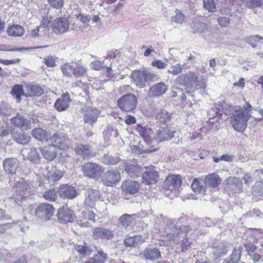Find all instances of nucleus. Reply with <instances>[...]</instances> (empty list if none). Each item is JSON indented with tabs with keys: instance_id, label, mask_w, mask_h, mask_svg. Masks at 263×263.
Instances as JSON below:
<instances>
[{
	"instance_id": "f257e3e1",
	"label": "nucleus",
	"mask_w": 263,
	"mask_h": 263,
	"mask_svg": "<svg viewBox=\"0 0 263 263\" xmlns=\"http://www.w3.org/2000/svg\"><path fill=\"white\" fill-rule=\"evenodd\" d=\"M166 230V236L164 240L167 246L179 245L183 252L186 251L191 248L193 242L189 237L191 232L190 227L182 226L178 228L174 222H172L170 227Z\"/></svg>"
},
{
	"instance_id": "f03ea898",
	"label": "nucleus",
	"mask_w": 263,
	"mask_h": 263,
	"mask_svg": "<svg viewBox=\"0 0 263 263\" xmlns=\"http://www.w3.org/2000/svg\"><path fill=\"white\" fill-rule=\"evenodd\" d=\"M223 109H226L232 112L231 123L234 129L237 132H243L247 126V122L252 117L249 112H245L239 107H234L232 104H228L225 102L222 104Z\"/></svg>"
},
{
	"instance_id": "7ed1b4c3",
	"label": "nucleus",
	"mask_w": 263,
	"mask_h": 263,
	"mask_svg": "<svg viewBox=\"0 0 263 263\" xmlns=\"http://www.w3.org/2000/svg\"><path fill=\"white\" fill-rule=\"evenodd\" d=\"M176 81L187 87L197 90L199 89H204L206 86L204 81H199L197 75L193 71H189L185 74H180L176 78Z\"/></svg>"
},
{
	"instance_id": "20e7f679",
	"label": "nucleus",
	"mask_w": 263,
	"mask_h": 263,
	"mask_svg": "<svg viewBox=\"0 0 263 263\" xmlns=\"http://www.w3.org/2000/svg\"><path fill=\"white\" fill-rule=\"evenodd\" d=\"M155 77V74L146 70H136L133 71L132 73L133 82L139 88H144L146 82L153 80Z\"/></svg>"
},
{
	"instance_id": "39448f33",
	"label": "nucleus",
	"mask_w": 263,
	"mask_h": 263,
	"mask_svg": "<svg viewBox=\"0 0 263 263\" xmlns=\"http://www.w3.org/2000/svg\"><path fill=\"white\" fill-rule=\"evenodd\" d=\"M137 100L136 97L132 93H127L118 100V106L125 111L133 110L136 107Z\"/></svg>"
},
{
	"instance_id": "423d86ee",
	"label": "nucleus",
	"mask_w": 263,
	"mask_h": 263,
	"mask_svg": "<svg viewBox=\"0 0 263 263\" xmlns=\"http://www.w3.org/2000/svg\"><path fill=\"white\" fill-rule=\"evenodd\" d=\"M49 141L55 148L61 149H65L71 145V141L67 137L58 133L50 137Z\"/></svg>"
},
{
	"instance_id": "0eeeda50",
	"label": "nucleus",
	"mask_w": 263,
	"mask_h": 263,
	"mask_svg": "<svg viewBox=\"0 0 263 263\" xmlns=\"http://www.w3.org/2000/svg\"><path fill=\"white\" fill-rule=\"evenodd\" d=\"M82 170L85 176L91 178L100 177L102 173V167L96 163L87 162L82 166Z\"/></svg>"
},
{
	"instance_id": "6e6552de",
	"label": "nucleus",
	"mask_w": 263,
	"mask_h": 263,
	"mask_svg": "<svg viewBox=\"0 0 263 263\" xmlns=\"http://www.w3.org/2000/svg\"><path fill=\"white\" fill-rule=\"evenodd\" d=\"M242 187V181L239 178L231 177L227 178L225 181L224 188L229 194L239 193L241 192Z\"/></svg>"
},
{
	"instance_id": "1a4fd4ad",
	"label": "nucleus",
	"mask_w": 263,
	"mask_h": 263,
	"mask_svg": "<svg viewBox=\"0 0 263 263\" xmlns=\"http://www.w3.org/2000/svg\"><path fill=\"white\" fill-rule=\"evenodd\" d=\"M54 213L53 206L48 203H41L35 210V215L46 221L49 220L53 215Z\"/></svg>"
},
{
	"instance_id": "9d476101",
	"label": "nucleus",
	"mask_w": 263,
	"mask_h": 263,
	"mask_svg": "<svg viewBox=\"0 0 263 263\" xmlns=\"http://www.w3.org/2000/svg\"><path fill=\"white\" fill-rule=\"evenodd\" d=\"M57 216L60 222L63 223L72 222L76 218L74 213L67 205H63L59 208Z\"/></svg>"
},
{
	"instance_id": "9b49d317",
	"label": "nucleus",
	"mask_w": 263,
	"mask_h": 263,
	"mask_svg": "<svg viewBox=\"0 0 263 263\" xmlns=\"http://www.w3.org/2000/svg\"><path fill=\"white\" fill-rule=\"evenodd\" d=\"M28 186V184L23 178H21L17 181L15 184V195H13V199H9L10 200L14 199L15 203L19 204V202L24 199V191L27 190Z\"/></svg>"
},
{
	"instance_id": "f8f14e48",
	"label": "nucleus",
	"mask_w": 263,
	"mask_h": 263,
	"mask_svg": "<svg viewBox=\"0 0 263 263\" xmlns=\"http://www.w3.org/2000/svg\"><path fill=\"white\" fill-rule=\"evenodd\" d=\"M52 27L53 31L56 34L64 33L68 30L69 21L66 17H60L54 20Z\"/></svg>"
},
{
	"instance_id": "ddd939ff",
	"label": "nucleus",
	"mask_w": 263,
	"mask_h": 263,
	"mask_svg": "<svg viewBox=\"0 0 263 263\" xmlns=\"http://www.w3.org/2000/svg\"><path fill=\"white\" fill-rule=\"evenodd\" d=\"M168 86L164 82H159L154 84L148 90L147 96L149 98H159L165 93Z\"/></svg>"
},
{
	"instance_id": "4468645a",
	"label": "nucleus",
	"mask_w": 263,
	"mask_h": 263,
	"mask_svg": "<svg viewBox=\"0 0 263 263\" xmlns=\"http://www.w3.org/2000/svg\"><path fill=\"white\" fill-rule=\"evenodd\" d=\"M46 172L44 173V175L50 184H53L54 182L58 181L63 175V172L54 166H47Z\"/></svg>"
},
{
	"instance_id": "2eb2a0df",
	"label": "nucleus",
	"mask_w": 263,
	"mask_h": 263,
	"mask_svg": "<svg viewBox=\"0 0 263 263\" xmlns=\"http://www.w3.org/2000/svg\"><path fill=\"white\" fill-rule=\"evenodd\" d=\"M175 133L174 128L163 124L157 130V139L160 141L169 140L174 136Z\"/></svg>"
},
{
	"instance_id": "dca6fc26",
	"label": "nucleus",
	"mask_w": 263,
	"mask_h": 263,
	"mask_svg": "<svg viewBox=\"0 0 263 263\" xmlns=\"http://www.w3.org/2000/svg\"><path fill=\"white\" fill-rule=\"evenodd\" d=\"M158 177V172L155 170V167L153 166L147 167L142 175L143 182L146 184L155 183Z\"/></svg>"
},
{
	"instance_id": "f3484780",
	"label": "nucleus",
	"mask_w": 263,
	"mask_h": 263,
	"mask_svg": "<svg viewBox=\"0 0 263 263\" xmlns=\"http://www.w3.org/2000/svg\"><path fill=\"white\" fill-rule=\"evenodd\" d=\"M120 178V174L118 171L109 170L103 175L102 179L104 184L107 186H111L119 182Z\"/></svg>"
},
{
	"instance_id": "a211bd4d",
	"label": "nucleus",
	"mask_w": 263,
	"mask_h": 263,
	"mask_svg": "<svg viewBox=\"0 0 263 263\" xmlns=\"http://www.w3.org/2000/svg\"><path fill=\"white\" fill-rule=\"evenodd\" d=\"M84 203L91 208L93 207L96 202L100 198V193L97 190L88 189L85 193Z\"/></svg>"
},
{
	"instance_id": "6ab92c4d",
	"label": "nucleus",
	"mask_w": 263,
	"mask_h": 263,
	"mask_svg": "<svg viewBox=\"0 0 263 263\" xmlns=\"http://www.w3.org/2000/svg\"><path fill=\"white\" fill-rule=\"evenodd\" d=\"M181 177L179 175L168 176L164 182V186L165 189L173 191L180 186L181 184Z\"/></svg>"
},
{
	"instance_id": "aec40b11",
	"label": "nucleus",
	"mask_w": 263,
	"mask_h": 263,
	"mask_svg": "<svg viewBox=\"0 0 263 263\" xmlns=\"http://www.w3.org/2000/svg\"><path fill=\"white\" fill-rule=\"evenodd\" d=\"M3 167L8 174H14L20 165L19 161L15 158H9L3 160Z\"/></svg>"
},
{
	"instance_id": "412c9836",
	"label": "nucleus",
	"mask_w": 263,
	"mask_h": 263,
	"mask_svg": "<svg viewBox=\"0 0 263 263\" xmlns=\"http://www.w3.org/2000/svg\"><path fill=\"white\" fill-rule=\"evenodd\" d=\"M121 188L126 194H135L139 191L140 185L136 181L126 180L122 182Z\"/></svg>"
},
{
	"instance_id": "4be33fe9",
	"label": "nucleus",
	"mask_w": 263,
	"mask_h": 263,
	"mask_svg": "<svg viewBox=\"0 0 263 263\" xmlns=\"http://www.w3.org/2000/svg\"><path fill=\"white\" fill-rule=\"evenodd\" d=\"M59 191L60 196L64 198L73 199L77 196L76 189L66 184L61 185Z\"/></svg>"
},
{
	"instance_id": "5701e85b",
	"label": "nucleus",
	"mask_w": 263,
	"mask_h": 263,
	"mask_svg": "<svg viewBox=\"0 0 263 263\" xmlns=\"http://www.w3.org/2000/svg\"><path fill=\"white\" fill-rule=\"evenodd\" d=\"M92 235L95 239H105L110 240L111 239L114 234L113 232L109 229L104 228H96L92 232Z\"/></svg>"
},
{
	"instance_id": "b1692460",
	"label": "nucleus",
	"mask_w": 263,
	"mask_h": 263,
	"mask_svg": "<svg viewBox=\"0 0 263 263\" xmlns=\"http://www.w3.org/2000/svg\"><path fill=\"white\" fill-rule=\"evenodd\" d=\"M11 121L14 125L20 127L22 130H28L31 128L30 121L19 114H17L16 117L12 118Z\"/></svg>"
},
{
	"instance_id": "393cba45",
	"label": "nucleus",
	"mask_w": 263,
	"mask_h": 263,
	"mask_svg": "<svg viewBox=\"0 0 263 263\" xmlns=\"http://www.w3.org/2000/svg\"><path fill=\"white\" fill-rule=\"evenodd\" d=\"M143 255L145 259L153 261L161 257L160 250L154 247L146 248L143 251Z\"/></svg>"
},
{
	"instance_id": "a878e982",
	"label": "nucleus",
	"mask_w": 263,
	"mask_h": 263,
	"mask_svg": "<svg viewBox=\"0 0 263 263\" xmlns=\"http://www.w3.org/2000/svg\"><path fill=\"white\" fill-rule=\"evenodd\" d=\"M70 96L68 93L63 94L54 103V107L59 111H64L69 107L70 102Z\"/></svg>"
},
{
	"instance_id": "bb28decb",
	"label": "nucleus",
	"mask_w": 263,
	"mask_h": 263,
	"mask_svg": "<svg viewBox=\"0 0 263 263\" xmlns=\"http://www.w3.org/2000/svg\"><path fill=\"white\" fill-rule=\"evenodd\" d=\"M75 152L83 158L91 157L94 155L92 147L87 144H80L74 148Z\"/></svg>"
},
{
	"instance_id": "cd10ccee",
	"label": "nucleus",
	"mask_w": 263,
	"mask_h": 263,
	"mask_svg": "<svg viewBox=\"0 0 263 263\" xmlns=\"http://www.w3.org/2000/svg\"><path fill=\"white\" fill-rule=\"evenodd\" d=\"M40 151L43 157L49 161L53 160L57 155V148L52 145L40 148Z\"/></svg>"
},
{
	"instance_id": "c85d7f7f",
	"label": "nucleus",
	"mask_w": 263,
	"mask_h": 263,
	"mask_svg": "<svg viewBox=\"0 0 263 263\" xmlns=\"http://www.w3.org/2000/svg\"><path fill=\"white\" fill-rule=\"evenodd\" d=\"M12 135L14 140L21 144H26L30 140V137L22 130H13Z\"/></svg>"
},
{
	"instance_id": "c756f323",
	"label": "nucleus",
	"mask_w": 263,
	"mask_h": 263,
	"mask_svg": "<svg viewBox=\"0 0 263 263\" xmlns=\"http://www.w3.org/2000/svg\"><path fill=\"white\" fill-rule=\"evenodd\" d=\"M97 252L92 258L89 259L84 263H105L107 259V255L104 253L102 249L100 248H96Z\"/></svg>"
},
{
	"instance_id": "7c9ffc66",
	"label": "nucleus",
	"mask_w": 263,
	"mask_h": 263,
	"mask_svg": "<svg viewBox=\"0 0 263 263\" xmlns=\"http://www.w3.org/2000/svg\"><path fill=\"white\" fill-rule=\"evenodd\" d=\"M33 137L40 141H47L49 139V133L46 130L41 128H36L32 130Z\"/></svg>"
},
{
	"instance_id": "2f4dec72",
	"label": "nucleus",
	"mask_w": 263,
	"mask_h": 263,
	"mask_svg": "<svg viewBox=\"0 0 263 263\" xmlns=\"http://www.w3.org/2000/svg\"><path fill=\"white\" fill-rule=\"evenodd\" d=\"M24 27L19 25L10 26L7 29V34L13 37L22 36L24 34Z\"/></svg>"
},
{
	"instance_id": "473e14b6",
	"label": "nucleus",
	"mask_w": 263,
	"mask_h": 263,
	"mask_svg": "<svg viewBox=\"0 0 263 263\" xmlns=\"http://www.w3.org/2000/svg\"><path fill=\"white\" fill-rule=\"evenodd\" d=\"M144 241L143 237L141 235H135L127 237L124 240V245L128 247H135L142 243Z\"/></svg>"
},
{
	"instance_id": "72a5a7b5",
	"label": "nucleus",
	"mask_w": 263,
	"mask_h": 263,
	"mask_svg": "<svg viewBox=\"0 0 263 263\" xmlns=\"http://www.w3.org/2000/svg\"><path fill=\"white\" fill-rule=\"evenodd\" d=\"M99 114V111L96 109L88 111L84 117L85 123L93 125L97 121Z\"/></svg>"
},
{
	"instance_id": "f704fd0d",
	"label": "nucleus",
	"mask_w": 263,
	"mask_h": 263,
	"mask_svg": "<svg viewBox=\"0 0 263 263\" xmlns=\"http://www.w3.org/2000/svg\"><path fill=\"white\" fill-rule=\"evenodd\" d=\"M142 168L137 164L128 163L125 167L126 172L132 177H136L139 176L142 172Z\"/></svg>"
},
{
	"instance_id": "c9c22d12",
	"label": "nucleus",
	"mask_w": 263,
	"mask_h": 263,
	"mask_svg": "<svg viewBox=\"0 0 263 263\" xmlns=\"http://www.w3.org/2000/svg\"><path fill=\"white\" fill-rule=\"evenodd\" d=\"M221 181V179L218 175L212 174L206 177L205 184L213 187H216L220 184Z\"/></svg>"
},
{
	"instance_id": "e433bc0d",
	"label": "nucleus",
	"mask_w": 263,
	"mask_h": 263,
	"mask_svg": "<svg viewBox=\"0 0 263 263\" xmlns=\"http://www.w3.org/2000/svg\"><path fill=\"white\" fill-rule=\"evenodd\" d=\"M43 197L48 201H55L59 195L58 189H50L46 190L43 193Z\"/></svg>"
},
{
	"instance_id": "4c0bfd02",
	"label": "nucleus",
	"mask_w": 263,
	"mask_h": 263,
	"mask_svg": "<svg viewBox=\"0 0 263 263\" xmlns=\"http://www.w3.org/2000/svg\"><path fill=\"white\" fill-rule=\"evenodd\" d=\"M77 251L83 256H88L92 253V250L86 243L83 245H77L75 247Z\"/></svg>"
},
{
	"instance_id": "58836bf2",
	"label": "nucleus",
	"mask_w": 263,
	"mask_h": 263,
	"mask_svg": "<svg viewBox=\"0 0 263 263\" xmlns=\"http://www.w3.org/2000/svg\"><path fill=\"white\" fill-rule=\"evenodd\" d=\"M63 75L66 77H71L73 75L74 66L70 63H66L60 66Z\"/></svg>"
},
{
	"instance_id": "ea45409f",
	"label": "nucleus",
	"mask_w": 263,
	"mask_h": 263,
	"mask_svg": "<svg viewBox=\"0 0 263 263\" xmlns=\"http://www.w3.org/2000/svg\"><path fill=\"white\" fill-rule=\"evenodd\" d=\"M191 187L196 193L202 194L205 192V188L197 178H195L192 183Z\"/></svg>"
},
{
	"instance_id": "a19ab883",
	"label": "nucleus",
	"mask_w": 263,
	"mask_h": 263,
	"mask_svg": "<svg viewBox=\"0 0 263 263\" xmlns=\"http://www.w3.org/2000/svg\"><path fill=\"white\" fill-rule=\"evenodd\" d=\"M27 158L28 160L33 163H38L40 160V156L35 148H30L28 152Z\"/></svg>"
},
{
	"instance_id": "79ce46f5",
	"label": "nucleus",
	"mask_w": 263,
	"mask_h": 263,
	"mask_svg": "<svg viewBox=\"0 0 263 263\" xmlns=\"http://www.w3.org/2000/svg\"><path fill=\"white\" fill-rule=\"evenodd\" d=\"M133 220V215L125 214L119 218V223L123 227H127L130 226Z\"/></svg>"
},
{
	"instance_id": "37998d69",
	"label": "nucleus",
	"mask_w": 263,
	"mask_h": 263,
	"mask_svg": "<svg viewBox=\"0 0 263 263\" xmlns=\"http://www.w3.org/2000/svg\"><path fill=\"white\" fill-rule=\"evenodd\" d=\"M119 161L118 157H112L108 155H105L102 159V162L106 165H115Z\"/></svg>"
},
{
	"instance_id": "c03bdc74",
	"label": "nucleus",
	"mask_w": 263,
	"mask_h": 263,
	"mask_svg": "<svg viewBox=\"0 0 263 263\" xmlns=\"http://www.w3.org/2000/svg\"><path fill=\"white\" fill-rule=\"evenodd\" d=\"M86 72L87 69L84 66L77 64L74 67L73 75L76 78H81L84 76Z\"/></svg>"
},
{
	"instance_id": "a18cd8bd",
	"label": "nucleus",
	"mask_w": 263,
	"mask_h": 263,
	"mask_svg": "<svg viewBox=\"0 0 263 263\" xmlns=\"http://www.w3.org/2000/svg\"><path fill=\"white\" fill-rule=\"evenodd\" d=\"M245 41L247 43L250 44L253 48L256 47V43L263 40V37L258 34L248 36L245 37Z\"/></svg>"
},
{
	"instance_id": "49530a36",
	"label": "nucleus",
	"mask_w": 263,
	"mask_h": 263,
	"mask_svg": "<svg viewBox=\"0 0 263 263\" xmlns=\"http://www.w3.org/2000/svg\"><path fill=\"white\" fill-rule=\"evenodd\" d=\"M48 46L46 45V46H38V47H33V48H23V47H21V48L14 47V48H11L9 47L5 46V45H0V51H24V50H27V49H37V48H45V47H47Z\"/></svg>"
},
{
	"instance_id": "de8ad7c7",
	"label": "nucleus",
	"mask_w": 263,
	"mask_h": 263,
	"mask_svg": "<svg viewBox=\"0 0 263 263\" xmlns=\"http://www.w3.org/2000/svg\"><path fill=\"white\" fill-rule=\"evenodd\" d=\"M11 94L20 101L21 96L24 95L22 87L19 85H15L11 90Z\"/></svg>"
},
{
	"instance_id": "09e8293b",
	"label": "nucleus",
	"mask_w": 263,
	"mask_h": 263,
	"mask_svg": "<svg viewBox=\"0 0 263 263\" xmlns=\"http://www.w3.org/2000/svg\"><path fill=\"white\" fill-rule=\"evenodd\" d=\"M182 70V67L180 64H176L174 65H171L170 69L167 70L168 73H171L173 75L177 76L180 74Z\"/></svg>"
},
{
	"instance_id": "8fccbe9b",
	"label": "nucleus",
	"mask_w": 263,
	"mask_h": 263,
	"mask_svg": "<svg viewBox=\"0 0 263 263\" xmlns=\"http://www.w3.org/2000/svg\"><path fill=\"white\" fill-rule=\"evenodd\" d=\"M204 8L209 12H214L216 11V7L214 0H203Z\"/></svg>"
},
{
	"instance_id": "3c124183",
	"label": "nucleus",
	"mask_w": 263,
	"mask_h": 263,
	"mask_svg": "<svg viewBox=\"0 0 263 263\" xmlns=\"http://www.w3.org/2000/svg\"><path fill=\"white\" fill-rule=\"evenodd\" d=\"M140 135L143 137H148L152 133L151 128L146 126L139 125L137 128Z\"/></svg>"
},
{
	"instance_id": "603ef678",
	"label": "nucleus",
	"mask_w": 263,
	"mask_h": 263,
	"mask_svg": "<svg viewBox=\"0 0 263 263\" xmlns=\"http://www.w3.org/2000/svg\"><path fill=\"white\" fill-rule=\"evenodd\" d=\"M253 194L261 195L263 194V183L261 182H256L252 187Z\"/></svg>"
},
{
	"instance_id": "864d4df0",
	"label": "nucleus",
	"mask_w": 263,
	"mask_h": 263,
	"mask_svg": "<svg viewBox=\"0 0 263 263\" xmlns=\"http://www.w3.org/2000/svg\"><path fill=\"white\" fill-rule=\"evenodd\" d=\"M47 1L50 6L54 9H61L64 5V0H47Z\"/></svg>"
},
{
	"instance_id": "5fc2aeb1",
	"label": "nucleus",
	"mask_w": 263,
	"mask_h": 263,
	"mask_svg": "<svg viewBox=\"0 0 263 263\" xmlns=\"http://www.w3.org/2000/svg\"><path fill=\"white\" fill-rule=\"evenodd\" d=\"M9 133L7 123L5 121H0V136H5Z\"/></svg>"
},
{
	"instance_id": "6e6d98bb",
	"label": "nucleus",
	"mask_w": 263,
	"mask_h": 263,
	"mask_svg": "<svg viewBox=\"0 0 263 263\" xmlns=\"http://www.w3.org/2000/svg\"><path fill=\"white\" fill-rule=\"evenodd\" d=\"M170 117V115L166 110H161L157 115V119L160 120L161 122H164L168 120Z\"/></svg>"
},
{
	"instance_id": "4d7b16f0",
	"label": "nucleus",
	"mask_w": 263,
	"mask_h": 263,
	"mask_svg": "<svg viewBox=\"0 0 263 263\" xmlns=\"http://www.w3.org/2000/svg\"><path fill=\"white\" fill-rule=\"evenodd\" d=\"M227 252L226 248L224 246H219L213 249V253L215 256L218 257L222 254H226Z\"/></svg>"
},
{
	"instance_id": "13d9d810",
	"label": "nucleus",
	"mask_w": 263,
	"mask_h": 263,
	"mask_svg": "<svg viewBox=\"0 0 263 263\" xmlns=\"http://www.w3.org/2000/svg\"><path fill=\"white\" fill-rule=\"evenodd\" d=\"M82 215H83V217L86 219L93 221L95 220V214L91 211H83L82 212Z\"/></svg>"
},
{
	"instance_id": "bf43d9fd",
	"label": "nucleus",
	"mask_w": 263,
	"mask_h": 263,
	"mask_svg": "<svg viewBox=\"0 0 263 263\" xmlns=\"http://www.w3.org/2000/svg\"><path fill=\"white\" fill-rule=\"evenodd\" d=\"M105 61L102 62L100 61H95L91 63V68L94 70H99L102 68L105 67Z\"/></svg>"
},
{
	"instance_id": "052dcab7",
	"label": "nucleus",
	"mask_w": 263,
	"mask_h": 263,
	"mask_svg": "<svg viewBox=\"0 0 263 263\" xmlns=\"http://www.w3.org/2000/svg\"><path fill=\"white\" fill-rule=\"evenodd\" d=\"M44 61L45 64L50 67H54L56 65L55 64V58L52 56H48L44 59Z\"/></svg>"
},
{
	"instance_id": "680f3d73",
	"label": "nucleus",
	"mask_w": 263,
	"mask_h": 263,
	"mask_svg": "<svg viewBox=\"0 0 263 263\" xmlns=\"http://www.w3.org/2000/svg\"><path fill=\"white\" fill-rule=\"evenodd\" d=\"M244 247L249 255H252L256 251V247L250 242H246L244 243Z\"/></svg>"
},
{
	"instance_id": "e2e57ef3",
	"label": "nucleus",
	"mask_w": 263,
	"mask_h": 263,
	"mask_svg": "<svg viewBox=\"0 0 263 263\" xmlns=\"http://www.w3.org/2000/svg\"><path fill=\"white\" fill-rule=\"evenodd\" d=\"M217 21L221 27H226L230 24L231 20L228 17H220L217 18Z\"/></svg>"
},
{
	"instance_id": "0e129e2a",
	"label": "nucleus",
	"mask_w": 263,
	"mask_h": 263,
	"mask_svg": "<svg viewBox=\"0 0 263 263\" xmlns=\"http://www.w3.org/2000/svg\"><path fill=\"white\" fill-rule=\"evenodd\" d=\"M40 35L41 36H43L46 35V32L48 30V26L45 23H42L41 24L37 27Z\"/></svg>"
},
{
	"instance_id": "69168bd1",
	"label": "nucleus",
	"mask_w": 263,
	"mask_h": 263,
	"mask_svg": "<svg viewBox=\"0 0 263 263\" xmlns=\"http://www.w3.org/2000/svg\"><path fill=\"white\" fill-rule=\"evenodd\" d=\"M172 20L173 22L182 23L184 21V15L181 12L178 11L176 12V15L172 18Z\"/></svg>"
},
{
	"instance_id": "338daca9",
	"label": "nucleus",
	"mask_w": 263,
	"mask_h": 263,
	"mask_svg": "<svg viewBox=\"0 0 263 263\" xmlns=\"http://www.w3.org/2000/svg\"><path fill=\"white\" fill-rule=\"evenodd\" d=\"M76 18L83 23L89 22L90 21V17L89 15L83 14L82 13H79L78 14H77Z\"/></svg>"
},
{
	"instance_id": "774afa93",
	"label": "nucleus",
	"mask_w": 263,
	"mask_h": 263,
	"mask_svg": "<svg viewBox=\"0 0 263 263\" xmlns=\"http://www.w3.org/2000/svg\"><path fill=\"white\" fill-rule=\"evenodd\" d=\"M240 259V255L237 253H233L230 258L227 260L226 263H237Z\"/></svg>"
}]
</instances>
